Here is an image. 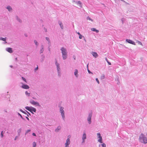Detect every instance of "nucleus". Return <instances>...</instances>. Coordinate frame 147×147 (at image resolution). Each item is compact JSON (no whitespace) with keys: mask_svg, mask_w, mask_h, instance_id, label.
<instances>
[{"mask_svg":"<svg viewBox=\"0 0 147 147\" xmlns=\"http://www.w3.org/2000/svg\"><path fill=\"white\" fill-rule=\"evenodd\" d=\"M60 50L61 51L63 59L65 60L67 59V57L68 53L67 49L64 47H62L61 48Z\"/></svg>","mask_w":147,"mask_h":147,"instance_id":"f257e3e1","label":"nucleus"},{"mask_svg":"<svg viewBox=\"0 0 147 147\" xmlns=\"http://www.w3.org/2000/svg\"><path fill=\"white\" fill-rule=\"evenodd\" d=\"M147 136L146 134V136L142 134L139 137V140L140 142L143 143L145 144L147 143V138L146 136Z\"/></svg>","mask_w":147,"mask_h":147,"instance_id":"f03ea898","label":"nucleus"},{"mask_svg":"<svg viewBox=\"0 0 147 147\" xmlns=\"http://www.w3.org/2000/svg\"><path fill=\"white\" fill-rule=\"evenodd\" d=\"M55 64L56 66L58 76H60L61 73L60 64L59 63H57V60H55Z\"/></svg>","mask_w":147,"mask_h":147,"instance_id":"7ed1b4c3","label":"nucleus"},{"mask_svg":"<svg viewBox=\"0 0 147 147\" xmlns=\"http://www.w3.org/2000/svg\"><path fill=\"white\" fill-rule=\"evenodd\" d=\"M25 108L33 114H34L33 112L35 113L36 111V109L31 106H26L25 107Z\"/></svg>","mask_w":147,"mask_h":147,"instance_id":"20e7f679","label":"nucleus"},{"mask_svg":"<svg viewBox=\"0 0 147 147\" xmlns=\"http://www.w3.org/2000/svg\"><path fill=\"white\" fill-rule=\"evenodd\" d=\"M64 108L63 107H61L60 108L59 112L61 114V115L62 117L63 120L65 121V112L64 111Z\"/></svg>","mask_w":147,"mask_h":147,"instance_id":"39448f33","label":"nucleus"},{"mask_svg":"<svg viewBox=\"0 0 147 147\" xmlns=\"http://www.w3.org/2000/svg\"><path fill=\"white\" fill-rule=\"evenodd\" d=\"M92 115V113L90 112L89 113L88 115L87 118V121L89 124H90L91 123V118Z\"/></svg>","mask_w":147,"mask_h":147,"instance_id":"423d86ee","label":"nucleus"},{"mask_svg":"<svg viewBox=\"0 0 147 147\" xmlns=\"http://www.w3.org/2000/svg\"><path fill=\"white\" fill-rule=\"evenodd\" d=\"M97 138H99V139L98 140V142L100 143H102V137L101 136L100 133H97Z\"/></svg>","mask_w":147,"mask_h":147,"instance_id":"0eeeda50","label":"nucleus"},{"mask_svg":"<svg viewBox=\"0 0 147 147\" xmlns=\"http://www.w3.org/2000/svg\"><path fill=\"white\" fill-rule=\"evenodd\" d=\"M86 138V135L85 132H83V134L82 137V144L84 143L85 142V140Z\"/></svg>","mask_w":147,"mask_h":147,"instance_id":"6e6552de","label":"nucleus"},{"mask_svg":"<svg viewBox=\"0 0 147 147\" xmlns=\"http://www.w3.org/2000/svg\"><path fill=\"white\" fill-rule=\"evenodd\" d=\"M30 102L32 104L35 105L36 106L39 107L40 105H39V103L37 102L34 101L33 100H31L30 101Z\"/></svg>","mask_w":147,"mask_h":147,"instance_id":"1a4fd4ad","label":"nucleus"},{"mask_svg":"<svg viewBox=\"0 0 147 147\" xmlns=\"http://www.w3.org/2000/svg\"><path fill=\"white\" fill-rule=\"evenodd\" d=\"M70 139H67L66 140V142L65 143V147H69V145L70 144Z\"/></svg>","mask_w":147,"mask_h":147,"instance_id":"9d476101","label":"nucleus"},{"mask_svg":"<svg viewBox=\"0 0 147 147\" xmlns=\"http://www.w3.org/2000/svg\"><path fill=\"white\" fill-rule=\"evenodd\" d=\"M126 42L129 43L131 44L134 45H136L135 42L130 39H126Z\"/></svg>","mask_w":147,"mask_h":147,"instance_id":"9b49d317","label":"nucleus"},{"mask_svg":"<svg viewBox=\"0 0 147 147\" xmlns=\"http://www.w3.org/2000/svg\"><path fill=\"white\" fill-rule=\"evenodd\" d=\"M22 85L21 86V87L23 88L26 89H28L29 88V87L28 85L23 84L22 83Z\"/></svg>","mask_w":147,"mask_h":147,"instance_id":"f8f14e48","label":"nucleus"},{"mask_svg":"<svg viewBox=\"0 0 147 147\" xmlns=\"http://www.w3.org/2000/svg\"><path fill=\"white\" fill-rule=\"evenodd\" d=\"M6 50L8 52L11 53L13 52L12 49L11 48L7 47L6 48Z\"/></svg>","mask_w":147,"mask_h":147,"instance_id":"ddd939ff","label":"nucleus"},{"mask_svg":"<svg viewBox=\"0 0 147 147\" xmlns=\"http://www.w3.org/2000/svg\"><path fill=\"white\" fill-rule=\"evenodd\" d=\"M6 38H3L2 37H0V40H2L4 41V42H3V44H5L7 43V42L6 41Z\"/></svg>","mask_w":147,"mask_h":147,"instance_id":"4468645a","label":"nucleus"},{"mask_svg":"<svg viewBox=\"0 0 147 147\" xmlns=\"http://www.w3.org/2000/svg\"><path fill=\"white\" fill-rule=\"evenodd\" d=\"M91 54L95 58H96L98 56L97 53L94 52H92Z\"/></svg>","mask_w":147,"mask_h":147,"instance_id":"2eb2a0df","label":"nucleus"},{"mask_svg":"<svg viewBox=\"0 0 147 147\" xmlns=\"http://www.w3.org/2000/svg\"><path fill=\"white\" fill-rule=\"evenodd\" d=\"M61 126H58L55 130V131L56 132H58L61 129Z\"/></svg>","mask_w":147,"mask_h":147,"instance_id":"dca6fc26","label":"nucleus"},{"mask_svg":"<svg viewBox=\"0 0 147 147\" xmlns=\"http://www.w3.org/2000/svg\"><path fill=\"white\" fill-rule=\"evenodd\" d=\"M78 70L77 69H75V72H74V74L75 76L77 78H78Z\"/></svg>","mask_w":147,"mask_h":147,"instance_id":"f3484780","label":"nucleus"},{"mask_svg":"<svg viewBox=\"0 0 147 147\" xmlns=\"http://www.w3.org/2000/svg\"><path fill=\"white\" fill-rule=\"evenodd\" d=\"M77 4V5H79V6L80 7H82V3L80 1H78L75 2Z\"/></svg>","mask_w":147,"mask_h":147,"instance_id":"a211bd4d","label":"nucleus"},{"mask_svg":"<svg viewBox=\"0 0 147 147\" xmlns=\"http://www.w3.org/2000/svg\"><path fill=\"white\" fill-rule=\"evenodd\" d=\"M44 46L43 45H42L41 47V49L40 51V54L42 53L44 51Z\"/></svg>","mask_w":147,"mask_h":147,"instance_id":"6ab92c4d","label":"nucleus"},{"mask_svg":"<svg viewBox=\"0 0 147 147\" xmlns=\"http://www.w3.org/2000/svg\"><path fill=\"white\" fill-rule=\"evenodd\" d=\"M46 39L47 40V41H48V44L49 45V46H50L51 45V42L50 41L49 38V37H46Z\"/></svg>","mask_w":147,"mask_h":147,"instance_id":"aec40b11","label":"nucleus"},{"mask_svg":"<svg viewBox=\"0 0 147 147\" xmlns=\"http://www.w3.org/2000/svg\"><path fill=\"white\" fill-rule=\"evenodd\" d=\"M59 25H60L61 28L62 29H63V25L62 24L61 22L59 21Z\"/></svg>","mask_w":147,"mask_h":147,"instance_id":"412c9836","label":"nucleus"},{"mask_svg":"<svg viewBox=\"0 0 147 147\" xmlns=\"http://www.w3.org/2000/svg\"><path fill=\"white\" fill-rule=\"evenodd\" d=\"M91 30L93 32H96L97 33H98L99 32L98 30H96V28H91Z\"/></svg>","mask_w":147,"mask_h":147,"instance_id":"4be33fe9","label":"nucleus"},{"mask_svg":"<svg viewBox=\"0 0 147 147\" xmlns=\"http://www.w3.org/2000/svg\"><path fill=\"white\" fill-rule=\"evenodd\" d=\"M6 8L8 9L9 11H10L12 10V8L11 7L9 6H8Z\"/></svg>","mask_w":147,"mask_h":147,"instance_id":"5701e85b","label":"nucleus"},{"mask_svg":"<svg viewBox=\"0 0 147 147\" xmlns=\"http://www.w3.org/2000/svg\"><path fill=\"white\" fill-rule=\"evenodd\" d=\"M101 145L102 147H106V145L105 143H103L102 144H100L99 145V146L100 147V146Z\"/></svg>","mask_w":147,"mask_h":147,"instance_id":"b1692460","label":"nucleus"},{"mask_svg":"<svg viewBox=\"0 0 147 147\" xmlns=\"http://www.w3.org/2000/svg\"><path fill=\"white\" fill-rule=\"evenodd\" d=\"M17 20L20 22H21L22 21L19 18H18V16H16Z\"/></svg>","mask_w":147,"mask_h":147,"instance_id":"393cba45","label":"nucleus"},{"mask_svg":"<svg viewBox=\"0 0 147 147\" xmlns=\"http://www.w3.org/2000/svg\"><path fill=\"white\" fill-rule=\"evenodd\" d=\"M25 94L26 95L28 96H30V93H28L27 91H26Z\"/></svg>","mask_w":147,"mask_h":147,"instance_id":"a878e982","label":"nucleus"},{"mask_svg":"<svg viewBox=\"0 0 147 147\" xmlns=\"http://www.w3.org/2000/svg\"><path fill=\"white\" fill-rule=\"evenodd\" d=\"M33 147H36V143L35 142H33L32 143Z\"/></svg>","mask_w":147,"mask_h":147,"instance_id":"bb28decb","label":"nucleus"},{"mask_svg":"<svg viewBox=\"0 0 147 147\" xmlns=\"http://www.w3.org/2000/svg\"><path fill=\"white\" fill-rule=\"evenodd\" d=\"M34 43L36 46H38V43L37 42V41L36 40L34 41Z\"/></svg>","mask_w":147,"mask_h":147,"instance_id":"cd10ccee","label":"nucleus"},{"mask_svg":"<svg viewBox=\"0 0 147 147\" xmlns=\"http://www.w3.org/2000/svg\"><path fill=\"white\" fill-rule=\"evenodd\" d=\"M18 115L19 116H20V117H21V118H22V119H24V118L23 117H22V115H21V114H20L19 113H18Z\"/></svg>","mask_w":147,"mask_h":147,"instance_id":"c85d7f7f","label":"nucleus"},{"mask_svg":"<svg viewBox=\"0 0 147 147\" xmlns=\"http://www.w3.org/2000/svg\"><path fill=\"white\" fill-rule=\"evenodd\" d=\"M87 20H90L92 21L93 20H92L90 17H89V16L87 17Z\"/></svg>","mask_w":147,"mask_h":147,"instance_id":"c756f323","label":"nucleus"},{"mask_svg":"<svg viewBox=\"0 0 147 147\" xmlns=\"http://www.w3.org/2000/svg\"><path fill=\"white\" fill-rule=\"evenodd\" d=\"M137 42L138 43V44L142 45V44L141 42H140L138 40H137Z\"/></svg>","mask_w":147,"mask_h":147,"instance_id":"7c9ffc66","label":"nucleus"},{"mask_svg":"<svg viewBox=\"0 0 147 147\" xmlns=\"http://www.w3.org/2000/svg\"><path fill=\"white\" fill-rule=\"evenodd\" d=\"M26 111L27 113H28V114L26 113V114L27 115V116L28 117L29 115H30V116L31 115V114L29 112H28L27 111Z\"/></svg>","mask_w":147,"mask_h":147,"instance_id":"2f4dec72","label":"nucleus"},{"mask_svg":"<svg viewBox=\"0 0 147 147\" xmlns=\"http://www.w3.org/2000/svg\"><path fill=\"white\" fill-rule=\"evenodd\" d=\"M3 131H2L1 132V137L2 138L3 137Z\"/></svg>","mask_w":147,"mask_h":147,"instance_id":"473e14b6","label":"nucleus"},{"mask_svg":"<svg viewBox=\"0 0 147 147\" xmlns=\"http://www.w3.org/2000/svg\"><path fill=\"white\" fill-rule=\"evenodd\" d=\"M21 131H22V129L21 128H20V129H18L17 132H18V133H20L21 132Z\"/></svg>","mask_w":147,"mask_h":147,"instance_id":"72a5a7b5","label":"nucleus"},{"mask_svg":"<svg viewBox=\"0 0 147 147\" xmlns=\"http://www.w3.org/2000/svg\"><path fill=\"white\" fill-rule=\"evenodd\" d=\"M22 79L23 80L25 81V82H26V79L23 77H22Z\"/></svg>","mask_w":147,"mask_h":147,"instance_id":"f704fd0d","label":"nucleus"},{"mask_svg":"<svg viewBox=\"0 0 147 147\" xmlns=\"http://www.w3.org/2000/svg\"><path fill=\"white\" fill-rule=\"evenodd\" d=\"M20 111L22 112L23 113L25 114H26V113L25 112V111H23L22 109H20Z\"/></svg>","mask_w":147,"mask_h":147,"instance_id":"c9c22d12","label":"nucleus"},{"mask_svg":"<svg viewBox=\"0 0 147 147\" xmlns=\"http://www.w3.org/2000/svg\"><path fill=\"white\" fill-rule=\"evenodd\" d=\"M105 78V75L104 74H103L101 77V78L102 79H104Z\"/></svg>","mask_w":147,"mask_h":147,"instance_id":"e433bc0d","label":"nucleus"},{"mask_svg":"<svg viewBox=\"0 0 147 147\" xmlns=\"http://www.w3.org/2000/svg\"><path fill=\"white\" fill-rule=\"evenodd\" d=\"M83 37H84L81 34L79 36V38L80 39H82Z\"/></svg>","mask_w":147,"mask_h":147,"instance_id":"4c0bfd02","label":"nucleus"},{"mask_svg":"<svg viewBox=\"0 0 147 147\" xmlns=\"http://www.w3.org/2000/svg\"><path fill=\"white\" fill-rule=\"evenodd\" d=\"M31 131L30 129H28L26 131V134H27L28 132L30 131Z\"/></svg>","mask_w":147,"mask_h":147,"instance_id":"58836bf2","label":"nucleus"},{"mask_svg":"<svg viewBox=\"0 0 147 147\" xmlns=\"http://www.w3.org/2000/svg\"><path fill=\"white\" fill-rule=\"evenodd\" d=\"M96 82H97L98 83V84H99V81L98 80V78H96Z\"/></svg>","mask_w":147,"mask_h":147,"instance_id":"ea45409f","label":"nucleus"},{"mask_svg":"<svg viewBox=\"0 0 147 147\" xmlns=\"http://www.w3.org/2000/svg\"><path fill=\"white\" fill-rule=\"evenodd\" d=\"M88 73H89V74H90V73H91L92 74V73L91 72L89 69H88Z\"/></svg>","mask_w":147,"mask_h":147,"instance_id":"a19ab883","label":"nucleus"},{"mask_svg":"<svg viewBox=\"0 0 147 147\" xmlns=\"http://www.w3.org/2000/svg\"><path fill=\"white\" fill-rule=\"evenodd\" d=\"M18 136H16L15 137V139H14V140H16L18 139Z\"/></svg>","mask_w":147,"mask_h":147,"instance_id":"79ce46f5","label":"nucleus"},{"mask_svg":"<svg viewBox=\"0 0 147 147\" xmlns=\"http://www.w3.org/2000/svg\"><path fill=\"white\" fill-rule=\"evenodd\" d=\"M32 135L34 136H36V135L35 133H33L32 134Z\"/></svg>","mask_w":147,"mask_h":147,"instance_id":"37998d69","label":"nucleus"},{"mask_svg":"<svg viewBox=\"0 0 147 147\" xmlns=\"http://www.w3.org/2000/svg\"><path fill=\"white\" fill-rule=\"evenodd\" d=\"M38 69V67H37L36 68L34 69V71H36V70H37Z\"/></svg>","mask_w":147,"mask_h":147,"instance_id":"c03bdc74","label":"nucleus"},{"mask_svg":"<svg viewBox=\"0 0 147 147\" xmlns=\"http://www.w3.org/2000/svg\"><path fill=\"white\" fill-rule=\"evenodd\" d=\"M44 30L45 32H47V29L46 28H44Z\"/></svg>","mask_w":147,"mask_h":147,"instance_id":"a18cd8bd","label":"nucleus"},{"mask_svg":"<svg viewBox=\"0 0 147 147\" xmlns=\"http://www.w3.org/2000/svg\"><path fill=\"white\" fill-rule=\"evenodd\" d=\"M71 137V136L70 135H69L67 136V139H70V138Z\"/></svg>","mask_w":147,"mask_h":147,"instance_id":"49530a36","label":"nucleus"},{"mask_svg":"<svg viewBox=\"0 0 147 147\" xmlns=\"http://www.w3.org/2000/svg\"><path fill=\"white\" fill-rule=\"evenodd\" d=\"M107 63L109 65H111V63L110 62H109V61H107Z\"/></svg>","mask_w":147,"mask_h":147,"instance_id":"de8ad7c7","label":"nucleus"},{"mask_svg":"<svg viewBox=\"0 0 147 147\" xmlns=\"http://www.w3.org/2000/svg\"><path fill=\"white\" fill-rule=\"evenodd\" d=\"M26 119L28 121H29V118L27 117H26Z\"/></svg>","mask_w":147,"mask_h":147,"instance_id":"09e8293b","label":"nucleus"},{"mask_svg":"<svg viewBox=\"0 0 147 147\" xmlns=\"http://www.w3.org/2000/svg\"><path fill=\"white\" fill-rule=\"evenodd\" d=\"M77 34H78L79 36L81 34L80 33V32H78L77 33Z\"/></svg>","mask_w":147,"mask_h":147,"instance_id":"8fccbe9b","label":"nucleus"},{"mask_svg":"<svg viewBox=\"0 0 147 147\" xmlns=\"http://www.w3.org/2000/svg\"><path fill=\"white\" fill-rule=\"evenodd\" d=\"M18 133V136H19L20 135V133Z\"/></svg>","mask_w":147,"mask_h":147,"instance_id":"3c124183","label":"nucleus"},{"mask_svg":"<svg viewBox=\"0 0 147 147\" xmlns=\"http://www.w3.org/2000/svg\"><path fill=\"white\" fill-rule=\"evenodd\" d=\"M123 19H121V21H122V23H123Z\"/></svg>","mask_w":147,"mask_h":147,"instance_id":"603ef678","label":"nucleus"},{"mask_svg":"<svg viewBox=\"0 0 147 147\" xmlns=\"http://www.w3.org/2000/svg\"><path fill=\"white\" fill-rule=\"evenodd\" d=\"M10 67H11V68H12L13 67V66L12 65H10Z\"/></svg>","mask_w":147,"mask_h":147,"instance_id":"864d4df0","label":"nucleus"},{"mask_svg":"<svg viewBox=\"0 0 147 147\" xmlns=\"http://www.w3.org/2000/svg\"><path fill=\"white\" fill-rule=\"evenodd\" d=\"M106 61H107H107H108V60H107V59L106 58Z\"/></svg>","mask_w":147,"mask_h":147,"instance_id":"5fc2aeb1","label":"nucleus"},{"mask_svg":"<svg viewBox=\"0 0 147 147\" xmlns=\"http://www.w3.org/2000/svg\"><path fill=\"white\" fill-rule=\"evenodd\" d=\"M117 84H119V82H118L117 83Z\"/></svg>","mask_w":147,"mask_h":147,"instance_id":"6e6d98bb","label":"nucleus"},{"mask_svg":"<svg viewBox=\"0 0 147 147\" xmlns=\"http://www.w3.org/2000/svg\"><path fill=\"white\" fill-rule=\"evenodd\" d=\"M88 64L87 65V67L88 68Z\"/></svg>","mask_w":147,"mask_h":147,"instance_id":"4d7b16f0","label":"nucleus"},{"mask_svg":"<svg viewBox=\"0 0 147 147\" xmlns=\"http://www.w3.org/2000/svg\"><path fill=\"white\" fill-rule=\"evenodd\" d=\"M84 40L85 41V42H86V40H85V39H84Z\"/></svg>","mask_w":147,"mask_h":147,"instance_id":"13d9d810","label":"nucleus"},{"mask_svg":"<svg viewBox=\"0 0 147 147\" xmlns=\"http://www.w3.org/2000/svg\"><path fill=\"white\" fill-rule=\"evenodd\" d=\"M44 57H43V59H42V60H43V59H44Z\"/></svg>","mask_w":147,"mask_h":147,"instance_id":"bf43d9fd","label":"nucleus"},{"mask_svg":"<svg viewBox=\"0 0 147 147\" xmlns=\"http://www.w3.org/2000/svg\"><path fill=\"white\" fill-rule=\"evenodd\" d=\"M121 0L122 1H123V0Z\"/></svg>","mask_w":147,"mask_h":147,"instance_id":"052dcab7","label":"nucleus"}]
</instances>
